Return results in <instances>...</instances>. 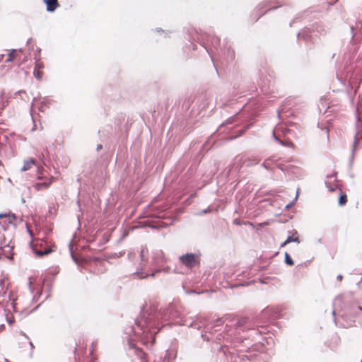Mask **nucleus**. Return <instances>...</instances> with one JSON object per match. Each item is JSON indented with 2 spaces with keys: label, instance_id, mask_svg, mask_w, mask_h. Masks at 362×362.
<instances>
[{
  "label": "nucleus",
  "instance_id": "nucleus-16",
  "mask_svg": "<svg viewBox=\"0 0 362 362\" xmlns=\"http://www.w3.org/2000/svg\"><path fill=\"white\" fill-rule=\"evenodd\" d=\"M21 92H22L21 90H18V91L16 92L15 95H21Z\"/></svg>",
  "mask_w": 362,
  "mask_h": 362
},
{
  "label": "nucleus",
  "instance_id": "nucleus-1",
  "mask_svg": "<svg viewBox=\"0 0 362 362\" xmlns=\"http://www.w3.org/2000/svg\"><path fill=\"white\" fill-rule=\"evenodd\" d=\"M32 168L36 171V177L39 180L38 182L35 184L34 187L37 190L47 188L52 183L53 178H48L47 171L35 164L33 160L31 159L24 163V171Z\"/></svg>",
  "mask_w": 362,
  "mask_h": 362
},
{
  "label": "nucleus",
  "instance_id": "nucleus-3",
  "mask_svg": "<svg viewBox=\"0 0 362 362\" xmlns=\"http://www.w3.org/2000/svg\"><path fill=\"white\" fill-rule=\"evenodd\" d=\"M285 132L284 127L282 126H279L276 127L273 132V136L276 140L279 141L284 146H291L292 143L290 141H284L281 139V134H285Z\"/></svg>",
  "mask_w": 362,
  "mask_h": 362
},
{
  "label": "nucleus",
  "instance_id": "nucleus-2",
  "mask_svg": "<svg viewBox=\"0 0 362 362\" xmlns=\"http://www.w3.org/2000/svg\"><path fill=\"white\" fill-rule=\"evenodd\" d=\"M26 228H27V233L30 239V247L32 249V250L33 251V252L39 256H42L43 255L49 253V251H43L41 250H37V246L42 247V241L40 240H38V239L33 240V238L34 235H33V230H31V228L28 224L26 225Z\"/></svg>",
  "mask_w": 362,
  "mask_h": 362
},
{
  "label": "nucleus",
  "instance_id": "nucleus-11",
  "mask_svg": "<svg viewBox=\"0 0 362 362\" xmlns=\"http://www.w3.org/2000/svg\"><path fill=\"white\" fill-rule=\"evenodd\" d=\"M347 201L346 195V194H341L339 197V204L341 206H343L346 204Z\"/></svg>",
  "mask_w": 362,
  "mask_h": 362
},
{
  "label": "nucleus",
  "instance_id": "nucleus-7",
  "mask_svg": "<svg viewBox=\"0 0 362 362\" xmlns=\"http://www.w3.org/2000/svg\"><path fill=\"white\" fill-rule=\"evenodd\" d=\"M291 242H296L297 243H299L297 232H294L292 235L288 237L287 239L281 244V247H284Z\"/></svg>",
  "mask_w": 362,
  "mask_h": 362
},
{
  "label": "nucleus",
  "instance_id": "nucleus-18",
  "mask_svg": "<svg viewBox=\"0 0 362 362\" xmlns=\"http://www.w3.org/2000/svg\"><path fill=\"white\" fill-rule=\"evenodd\" d=\"M142 362H144V361H142Z\"/></svg>",
  "mask_w": 362,
  "mask_h": 362
},
{
  "label": "nucleus",
  "instance_id": "nucleus-14",
  "mask_svg": "<svg viewBox=\"0 0 362 362\" xmlns=\"http://www.w3.org/2000/svg\"><path fill=\"white\" fill-rule=\"evenodd\" d=\"M6 320L9 325H11L13 323V320L8 317H6Z\"/></svg>",
  "mask_w": 362,
  "mask_h": 362
},
{
  "label": "nucleus",
  "instance_id": "nucleus-8",
  "mask_svg": "<svg viewBox=\"0 0 362 362\" xmlns=\"http://www.w3.org/2000/svg\"><path fill=\"white\" fill-rule=\"evenodd\" d=\"M43 68V66L42 64V63H40V62H36V64H35V70H34V76L36 78H42V72L40 71V69H42Z\"/></svg>",
  "mask_w": 362,
  "mask_h": 362
},
{
  "label": "nucleus",
  "instance_id": "nucleus-12",
  "mask_svg": "<svg viewBox=\"0 0 362 362\" xmlns=\"http://www.w3.org/2000/svg\"><path fill=\"white\" fill-rule=\"evenodd\" d=\"M285 262L288 265L293 264V260L291 259V257L289 256V255L287 252L285 254Z\"/></svg>",
  "mask_w": 362,
  "mask_h": 362
},
{
  "label": "nucleus",
  "instance_id": "nucleus-15",
  "mask_svg": "<svg viewBox=\"0 0 362 362\" xmlns=\"http://www.w3.org/2000/svg\"><path fill=\"white\" fill-rule=\"evenodd\" d=\"M6 57V54H0V62L4 59V58Z\"/></svg>",
  "mask_w": 362,
  "mask_h": 362
},
{
  "label": "nucleus",
  "instance_id": "nucleus-10",
  "mask_svg": "<svg viewBox=\"0 0 362 362\" xmlns=\"http://www.w3.org/2000/svg\"><path fill=\"white\" fill-rule=\"evenodd\" d=\"M35 280H36L35 277H30V278H29L28 285H29V288H30V290L31 293H33V291L35 290L34 286H33V284L34 281H35Z\"/></svg>",
  "mask_w": 362,
  "mask_h": 362
},
{
  "label": "nucleus",
  "instance_id": "nucleus-17",
  "mask_svg": "<svg viewBox=\"0 0 362 362\" xmlns=\"http://www.w3.org/2000/svg\"><path fill=\"white\" fill-rule=\"evenodd\" d=\"M337 278H338L339 280H341L342 276H341V275H339Z\"/></svg>",
  "mask_w": 362,
  "mask_h": 362
},
{
  "label": "nucleus",
  "instance_id": "nucleus-5",
  "mask_svg": "<svg viewBox=\"0 0 362 362\" xmlns=\"http://www.w3.org/2000/svg\"><path fill=\"white\" fill-rule=\"evenodd\" d=\"M48 11H54L59 6L57 0H44Z\"/></svg>",
  "mask_w": 362,
  "mask_h": 362
},
{
  "label": "nucleus",
  "instance_id": "nucleus-13",
  "mask_svg": "<svg viewBox=\"0 0 362 362\" xmlns=\"http://www.w3.org/2000/svg\"><path fill=\"white\" fill-rule=\"evenodd\" d=\"M4 217H10V214H0V218Z\"/></svg>",
  "mask_w": 362,
  "mask_h": 362
},
{
  "label": "nucleus",
  "instance_id": "nucleus-6",
  "mask_svg": "<svg viewBox=\"0 0 362 362\" xmlns=\"http://www.w3.org/2000/svg\"><path fill=\"white\" fill-rule=\"evenodd\" d=\"M10 217L8 218V223L13 224L16 227L19 223L23 221V216L18 218L15 214L9 213Z\"/></svg>",
  "mask_w": 362,
  "mask_h": 362
},
{
  "label": "nucleus",
  "instance_id": "nucleus-9",
  "mask_svg": "<svg viewBox=\"0 0 362 362\" xmlns=\"http://www.w3.org/2000/svg\"><path fill=\"white\" fill-rule=\"evenodd\" d=\"M16 52H17V49H12L11 50H8V52L6 54V56L7 57L5 60V62L9 63V62H13L16 57Z\"/></svg>",
  "mask_w": 362,
  "mask_h": 362
},
{
  "label": "nucleus",
  "instance_id": "nucleus-4",
  "mask_svg": "<svg viewBox=\"0 0 362 362\" xmlns=\"http://www.w3.org/2000/svg\"><path fill=\"white\" fill-rule=\"evenodd\" d=\"M180 260L184 264H185L188 267H193L197 263V257L192 254H188L180 257Z\"/></svg>",
  "mask_w": 362,
  "mask_h": 362
}]
</instances>
